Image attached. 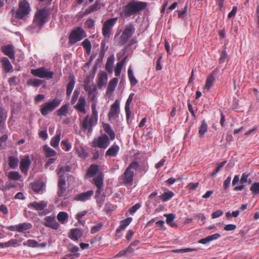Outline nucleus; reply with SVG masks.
I'll return each instance as SVG.
<instances>
[{
    "instance_id": "obj_1",
    "label": "nucleus",
    "mask_w": 259,
    "mask_h": 259,
    "mask_svg": "<svg viewBox=\"0 0 259 259\" xmlns=\"http://www.w3.org/2000/svg\"><path fill=\"white\" fill-rule=\"evenodd\" d=\"M147 5L146 2L132 1L123 7L120 15L122 18H127L145 9Z\"/></svg>"
},
{
    "instance_id": "obj_2",
    "label": "nucleus",
    "mask_w": 259,
    "mask_h": 259,
    "mask_svg": "<svg viewBox=\"0 0 259 259\" xmlns=\"http://www.w3.org/2000/svg\"><path fill=\"white\" fill-rule=\"evenodd\" d=\"M135 31V28L133 24L126 25L120 36H118L119 33L115 35L114 39L116 44L119 46L125 45L132 36Z\"/></svg>"
},
{
    "instance_id": "obj_3",
    "label": "nucleus",
    "mask_w": 259,
    "mask_h": 259,
    "mask_svg": "<svg viewBox=\"0 0 259 259\" xmlns=\"http://www.w3.org/2000/svg\"><path fill=\"white\" fill-rule=\"evenodd\" d=\"M91 108L92 112V116L90 117L89 115H87L81 122V128L83 130L89 128V130H91L92 127L95 126L97 123L98 113L96 108V102L95 101H94Z\"/></svg>"
},
{
    "instance_id": "obj_4",
    "label": "nucleus",
    "mask_w": 259,
    "mask_h": 259,
    "mask_svg": "<svg viewBox=\"0 0 259 259\" xmlns=\"http://www.w3.org/2000/svg\"><path fill=\"white\" fill-rule=\"evenodd\" d=\"M138 166V164L137 162H133L130 164L121 177L124 184L130 185L133 184L135 171Z\"/></svg>"
},
{
    "instance_id": "obj_5",
    "label": "nucleus",
    "mask_w": 259,
    "mask_h": 259,
    "mask_svg": "<svg viewBox=\"0 0 259 259\" xmlns=\"http://www.w3.org/2000/svg\"><path fill=\"white\" fill-rule=\"evenodd\" d=\"M30 6L27 0H21L19 2V8L16 13V18L19 19H25L30 13Z\"/></svg>"
},
{
    "instance_id": "obj_6",
    "label": "nucleus",
    "mask_w": 259,
    "mask_h": 259,
    "mask_svg": "<svg viewBox=\"0 0 259 259\" xmlns=\"http://www.w3.org/2000/svg\"><path fill=\"white\" fill-rule=\"evenodd\" d=\"M49 11L45 9L39 10L35 14L33 19V23L39 28H41L44 24L48 21Z\"/></svg>"
},
{
    "instance_id": "obj_7",
    "label": "nucleus",
    "mask_w": 259,
    "mask_h": 259,
    "mask_svg": "<svg viewBox=\"0 0 259 259\" xmlns=\"http://www.w3.org/2000/svg\"><path fill=\"white\" fill-rule=\"evenodd\" d=\"M87 36L85 32L80 27L74 29L69 36V42L73 45Z\"/></svg>"
},
{
    "instance_id": "obj_8",
    "label": "nucleus",
    "mask_w": 259,
    "mask_h": 259,
    "mask_svg": "<svg viewBox=\"0 0 259 259\" xmlns=\"http://www.w3.org/2000/svg\"><path fill=\"white\" fill-rule=\"evenodd\" d=\"M61 100L58 98H55L52 101L44 104L40 109V112L43 115H46L50 112L53 111L57 107H58Z\"/></svg>"
},
{
    "instance_id": "obj_9",
    "label": "nucleus",
    "mask_w": 259,
    "mask_h": 259,
    "mask_svg": "<svg viewBox=\"0 0 259 259\" xmlns=\"http://www.w3.org/2000/svg\"><path fill=\"white\" fill-rule=\"evenodd\" d=\"M31 73L34 76L40 78L51 79L53 77L54 72L50 71L47 68L41 67L37 69H33L31 70Z\"/></svg>"
},
{
    "instance_id": "obj_10",
    "label": "nucleus",
    "mask_w": 259,
    "mask_h": 259,
    "mask_svg": "<svg viewBox=\"0 0 259 259\" xmlns=\"http://www.w3.org/2000/svg\"><path fill=\"white\" fill-rule=\"evenodd\" d=\"M118 18H112L106 20L103 24L102 33L105 37H109L111 34L112 29L117 21Z\"/></svg>"
},
{
    "instance_id": "obj_11",
    "label": "nucleus",
    "mask_w": 259,
    "mask_h": 259,
    "mask_svg": "<svg viewBox=\"0 0 259 259\" xmlns=\"http://www.w3.org/2000/svg\"><path fill=\"white\" fill-rule=\"evenodd\" d=\"M110 140L107 135L99 136L94 140L93 146L94 147L106 149L110 144Z\"/></svg>"
},
{
    "instance_id": "obj_12",
    "label": "nucleus",
    "mask_w": 259,
    "mask_h": 259,
    "mask_svg": "<svg viewBox=\"0 0 259 259\" xmlns=\"http://www.w3.org/2000/svg\"><path fill=\"white\" fill-rule=\"evenodd\" d=\"M93 183L97 187V196H99L102 191L103 186V176L102 172H99L93 179Z\"/></svg>"
},
{
    "instance_id": "obj_13",
    "label": "nucleus",
    "mask_w": 259,
    "mask_h": 259,
    "mask_svg": "<svg viewBox=\"0 0 259 259\" xmlns=\"http://www.w3.org/2000/svg\"><path fill=\"white\" fill-rule=\"evenodd\" d=\"M119 112V102L116 100L111 105L108 116L110 120L115 119L118 117Z\"/></svg>"
},
{
    "instance_id": "obj_14",
    "label": "nucleus",
    "mask_w": 259,
    "mask_h": 259,
    "mask_svg": "<svg viewBox=\"0 0 259 259\" xmlns=\"http://www.w3.org/2000/svg\"><path fill=\"white\" fill-rule=\"evenodd\" d=\"M44 225L47 227L55 230L58 229L60 226L54 216L46 217L44 219Z\"/></svg>"
},
{
    "instance_id": "obj_15",
    "label": "nucleus",
    "mask_w": 259,
    "mask_h": 259,
    "mask_svg": "<svg viewBox=\"0 0 259 259\" xmlns=\"http://www.w3.org/2000/svg\"><path fill=\"white\" fill-rule=\"evenodd\" d=\"M31 163L29 156H25L21 159L20 168L23 173H27Z\"/></svg>"
},
{
    "instance_id": "obj_16",
    "label": "nucleus",
    "mask_w": 259,
    "mask_h": 259,
    "mask_svg": "<svg viewBox=\"0 0 259 259\" xmlns=\"http://www.w3.org/2000/svg\"><path fill=\"white\" fill-rule=\"evenodd\" d=\"M94 191L92 190H89L85 192L81 193L76 195L74 199L77 201L84 202L90 199L91 196L93 195Z\"/></svg>"
},
{
    "instance_id": "obj_17",
    "label": "nucleus",
    "mask_w": 259,
    "mask_h": 259,
    "mask_svg": "<svg viewBox=\"0 0 259 259\" xmlns=\"http://www.w3.org/2000/svg\"><path fill=\"white\" fill-rule=\"evenodd\" d=\"M2 52L11 59H15V52L14 46L11 45H8L2 47Z\"/></svg>"
},
{
    "instance_id": "obj_18",
    "label": "nucleus",
    "mask_w": 259,
    "mask_h": 259,
    "mask_svg": "<svg viewBox=\"0 0 259 259\" xmlns=\"http://www.w3.org/2000/svg\"><path fill=\"white\" fill-rule=\"evenodd\" d=\"M86 104L87 103L85 98L84 97L80 96L77 103L75 106V108L78 112L85 114L86 113L85 109Z\"/></svg>"
},
{
    "instance_id": "obj_19",
    "label": "nucleus",
    "mask_w": 259,
    "mask_h": 259,
    "mask_svg": "<svg viewBox=\"0 0 259 259\" xmlns=\"http://www.w3.org/2000/svg\"><path fill=\"white\" fill-rule=\"evenodd\" d=\"M48 203L45 201L33 202L29 204V207H32L36 210H42L47 207Z\"/></svg>"
},
{
    "instance_id": "obj_20",
    "label": "nucleus",
    "mask_w": 259,
    "mask_h": 259,
    "mask_svg": "<svg viewBox=\"0 0 259 259\" xmlns=\"http://www.w3.org/2000/svg\"><path fill=\"white\" fill-rule=\"evenodd\" d=\"M215 81V77L213 75H209L206 78V83L203 87L204 92H208L213 86Z\"/></svg>"
},
{
    "instance_id": "obj_21",
    "label": "nucleus",
    "mask_w": 259,
    "mask_h": 259,
    "mask_svg": "<svg viewBox=\"0 0 259 259\" xmlns=\"http://www.w3.org/2000/svg\"><path fill=\"white\" fill-rule=\"evenodd\" d=\"M221 237V235L219 233H215L206 237L201 239L198 241V243L200 244H205L213 240H217Z\"/></svg>"
},
{
    "instance_id": "obj_22",
    "label": "nucleus",
    "mask_w": 259,
    "mask_h": 259,
    "mask_svg": "<svg viewBox=\"0 0 259 259\" xmlns=\"http://www.w3.org/2000/svg\"><path fill=\"white\" fill-rule=\"evenodd\" d=\"M119 150V147L117 145L113 144L106 152V156L115 157L117 156Z\"/></svg>"
},
{
    "instance_id": "obj_23",
    "label": "nucleus",
    "mask_w": 259,
    "mask_h": 259,
    "mask_svg": "<svg viewBox=\"0 0 259 259\" xmlns=\"http://www.w3.org/2000/svg\"><path fill=\"white\" fill-rule=\"evenodd\" d=\"M2 63L6 72H12L13 71V66L7 58L4 57L2 59Z\"/></svg>"
},
{
    "instance_id": "obj_24",
    "label": "nucleus",
    "mask_w": 259,
    "mask_h": 259,
    "mask_svg": "<svg viewBox=\"0 0 259 259\" xmlns=\"http://www.w3.org/2000/svg\"><path fill=\"white\" fill-rule=\"evenodd\" d=\"M61 130H57L56 131V134L55 136L53 137L51 140L50 144L54 148H57L58 147L59 142L61 140Z\"/></svg>"
},
{
    "instance_id": "obj_25",
    "label": "nucleus",
    "mask_w": 259,
    "mask_h": 259,
    "mask_svg": "<svg viewBox=\"0 0 259 259\" xmlns=\"http://www.w3.org/2000/svg\"><path fill=\"white\" fill-rule=\"evenodd\" d=\"M99 172H100L99 171L98 166L96 164H91L88 168L86 176L87 177H92L96 175H98Z\"/></svg>"
},
{
    "instance_id": "obj_26",
    "label": "nucleus",
    "mask_w": 259,
    "mask_h": 259,
    "mask_svg": "<svg viewBox=\"0 0 259 259\" xmlns=\"http://www.w3.org/2000/svg\"><path fill=\"white\" fill-rule=\"evenodd\" d=\"M134 96V93H131L130 96H128V98L127 100H126L125 105V111L126 113V118L128 119L130 118L131 116V111L130 109V105L133 99V97Z\"/></svg>"
},
{
    "instance_id": "obj_27",
    "label": "nucleus",
    "mask_w": 259,
    "mask_h": 259,
    "mask_svg": "<svg viewBox=\"0 0 259 259\" xmlns=\"http://www.w3.org/2000/svg\"><path fill=\"white\" fill-rule=\"evenodd\" d=\"M82 235V231L78 229H74L71 230L70 238L75 241L78 240Z\"/></svg>"
},
{
    "instance_id": "obj_28",
    "label": "nucleus",
    "mask_w": 259,
    "mask_h": 259,
    "mask_svg": "<svg viewBox=\"0 0 259 259\" xmlns=\"http://www.w3.org/2000/svg\"><path fill=\"white\" fill-rule=\"evenodd\" d=\"M118 81V80L117 78H113L109 81L108 88L107 89V94H111L115 90Z\"/></svg>"
},
{
    "instance_id": "obj_29",
    "label": "nucleus",
    "mask_w": 259,
    "mask_h": 259,
    "mask_svg": "<svg viewBox=\"0 0 259 259\" xmlns=\"http://www.w3.org/2000/svg\"><path fill=\"white\" fill-rule=\"evenodd\" d=\"M132 221V218H127L124 220H122L120 223V226L117 229L116 232H120V231L125 229V228L129 225Z\"/></svg>"
},
{
    "instance_id": "obj_30",
    "label": "nucleus",
    "mask_w": 259,
    "mask_h": 259,
    "mask_svg": "<svg viewBox=\"0 0 259 259\" xmlns=\"http://www.w3.org/2000/svg\"><path fill=\"white\" fill-rule=\"evenodd\" d=\"M104 131L108 134L111 140H113L115 138L114 132L111 129V126L108 124H104L103 125Z\"/></svg>"
},
{
    "instance_id": "obj_31",
    "label": "nucleus",
    "mask_w": 259,
    "mask_h": 259,
    "mask_svg": "<svg viewBox=\"0 0 259 259\" xmlns=\"http://www.w3.org/2000/svg\"><path fill=\"white\" fill-rule=\"evenodd\" d=\"M164 216L166 218V222L171 227H176L177 224L174 222L176 215L174 213L164 214Z\"/></svg>"
},
{
    "instance_id": "obj_32",
    "label": "nucleus",
    "mask_w": 259,
    "mask_h": 259,
    "mask_svg": "<svg viewBox=\"0 0 259 259\" xmlns=\"http://www.w3.org/2000/svg\"><path fill=\"white\" fill-rule=\"evenodd\" d=\"M57 218L59 222L63 224L68 221L69 215L66 212L60 211L58 213Z\"/></svg>"
},
{
    "instance_id": "obj_33",
    "label": "nucleus",
    "mask_w": 259,
    "mask_h": 259,
    "mask_svg": "<svg viewBox=\"0 0 259 259\" xmlns=\"http://www.w3.org/2000/svg\"><path fill=\"white\" fill-rule=\"evenodd\" d=\"M45 154L47 157H55L57 155V152L48 146H45L44 147Z\"/></svg>"
},
{
    "instance_id": "obj_34",
    "label": "nucleus",
    "mask_w": 259,
    "mask_h": 259,
    "mask_svg": "<svg viewBox=\"0 0 259 259\" xmlns=\"http://www.w3.org/2000/svg\"><path fill=\"white\" fill-rule=\"evenodd\" d=\"M114 62V55H111L108 58L106 64V69L110 73L112 72V67Z\"/></svg>"
},
{
    "instance_id": "obj_35",
    "label": "nucleus",
    "mask_w": 259,
    "mask_h": 259,
    "mask_svg": "<svg viewBox=\"0 0 259 259\" xmlns=\"http://www.w3.org/2000/svg\"><path fill=\"white\" fill-rule=\"evenodd\" d=\"M43 185V182L41 181L35 182L32 185V189L35 192H39L42 191Z\"/></svg>"
},
{
    "instance_id": "obj_36",
    "label": "nucleus",
    "mask_w": 259,
    "mask_h": 259,
    "mask_svg": "<svg viewBox=\"0 0 259 259\" xmlns=\"http://www.w3.org/2000/svg\"><path fill=\"white\" fill-rule=\"evenodd\" d=\"M101 8L100 3L96 2L95 4L87 9L84 11V14L87 15L99 10Z\"/></svg>"
},
{
    "instance_id": "obj_37",
    "label": "nucleus",
    "mask_w": 259,
    "mask_h": 259,
    "mask_svg": "<svg viewBox=\"0 0 259 259\" xmlns=\"http://www.w3.org/2000/svg\"><path fill=\"white\" fill-rule=\"evenodd\" d=\"M108 80L107 75L106 73L102 72L99 75L98 85L102 87L107 83Z\"/></svg>"
},
{
    "instance_id": "obj_38",
    "label": "nucleus",
    "mask_w": 259,
    "mask_h": 259,
    "mask_svg": "<svg viewBox=\"0 0 259 259\" xmlns=\"http://www.w3.org/2000/svg\"><path fill=\"white\" fill-rule=\"evenodd\" d=\"M18 232H24L25 231L30 229L32 225L29 223H23L18 224Z\"/></svg>"
},
{
    "instance_id": "obj_39",
    "label": "nucleus",
    "mask_w": 259,
    "mask_h": 259,
    "mask_svg": "<svg viewBox=\"0 0 259 259\" xmlns=\"http://www.w3.org/2000/svg\"><path fill=\"white\" fill-rule=\"evenodd\" d=\"M127 73H128V77L129 80L131 82V84L132 85H135L137 83L138 81L136 79V78L134 76V72H133V70L132 69V68L131 66L129 67V68L128 69Z\"/></svg>"
},
{
    "instance_id": "obj_40",
    "label": "nucleus",
    "mask_w": 259,
    "mask_h": 259,
    "mask_svg": "<svg viewBox=\"0 0 259 259\" xmlns=\"http://www.w3.org/2000/svg\"><path fill=\"white\" fill-rule=\"evenodd\" d=\"M75 81L73 78L70 79L67 85L66 95L70 97L74 89Z\"/></svg>"
},
{
    "instance_id": "obj_41",
    "label": "nucleus",
    "mask_w": 259,
    "mask_h": 259,
    "mask_svg": "<svg viewBox=\"0 0 259 259\" xmlns=\"http://www.w3.org/2000/svg\"><path fill=\"white\" fill-rule=\"evenodd\" d=\"M9 166L12 168H16L18 165L19 159L17 157L15 156H10L9 157Z\"/></svg>"
},
{
    "instance_id": "obj_42",
    "label": "nucleus",
    "mask_w": 259,
    "mask_h": 259,
    "mask_svg": "<svg viewBox=\"0 0 259 259\" xmlns=\"http://www.w3.org/2000/svg\"><path fill=\"white\" fill-rule=\"evenodd\" d=\"M174 195V193L170 191H167L162 194L160 197L164 201H167L170 200Z\"/></svg>"
},
{
    "instance_id": "obj_43",
    "label": "nucleus",
    "mask_w": 259,
    "mask_h": 259,
    "mask_svg": "<svg viewBox=\"0 0 259 259\" xmlns=\"http://www.w3.org/2000/svg\"><path fill=\"white\" fill-rule=\"evenodd\" d=\"M42 83V81L41 80L33 78V79H29L27 81V84L29 85H31L34 87H38L40 86Z\"/></svg>"
},
{
    "instance_id": "obj_44",
    "label": "nucleus",
    "mask_w": 259,
    "mask_h": 259,
    "mask_svg": "<svg viewBox=\"0 0 259 259\" xmlns=\"http://www.w3.org/2000/svg\"><path fill=\"white\" fill-rule=\"evenodd\" d=\"M124 59H122L121 61L116 64V66L114 70L115 75L116 76H118L120 75L121 69L124 63Z\"/></svg>"
},
{
    "instance_id": "obj_45",
    "label": "nucleus",
    "mask_w": 259,
    "mask_h": 259,
    "mask_svg": "<svg viewBox=\"0 0 259 259\" xmlns=\"http://www.w3.org/2000/svg\"><path fill=\"white\" fill-rule=\"evenodd\" d=\"M69 106L68 105H64L61 106V107L57 111V114L59 116H66L68 110Z\"/></svg>"
},
{
    "instance_id": "obj_46",
    "label": "nucleus",
    "mask_w": 259,
    "mask_h": 259,
    "mask_svg": "<svg viewBox=\"0 0 259 259\" xmlns=\"http://www.w3.org/2000/svg\"><path fill=\"white\" fill-rule=\"evenodd\" d=\"M82 47L86 50L88 54H90L92 49V45L88 39H85L82 42Z\"/></svg>"
},
{
    "instance_id": "obj_47",
    "label": "nucleus",
    "mask_w": 259,
    "mask_h": 259,
    "mask_svg": "<svg viewBox=\"0 0 259 259\" xmlns=\"http://www.w3.org/2000/svg\"><path fill=\"white\" fill-rule=\"evenodd\" d=\"M8 177L10 180L17 181L20 179L21 177L17 171H11L8 174Z\"/></svg>"
},
{
    "instance_id": "obj_48",
    "label": "nucleus",
    "mask_w": 259,
    "mask_h": 259,
    "mask_svg": "<svg viewBox=\"0 0 259 259\" xmlns=\"http://www.w3.org/2000/svg\"><path fill=\"white\" fill-rule=\"evenodd\" d=\"M207 124L204 120L202 121L199 129V134L202 136L207 131Z\"/></svg>"
},
{
    "instance_id": "obj_49",
    "label": "nucleus",
    "mask_w": 259,
    "mask_h": 259,
    "mask_svg": "<svg viewBox=\"0 0 259 259\" xmlns=\"http://www.w3.org/2000/svg\"><path fill=\"white\" fill-rule=\"evenodd\" d=\"M41 28H39L37 25L33 23V24L26 28L27 31L30 33H33L35 32H38Z\"/></svg>"
},
{
    "instance_id": "obj_50",
    "label": "nucleus",
    "mask_w": 259,
    "mask_h": 259,
    "mask_svg": "<svg viewBox=\"0 0 259 259\" xmlns=\"http://www.w3.org/2000/svg\"><path fill=\"white\" fill-rule=\"evenodd\" d=\"M76 152L80 157L85 158L87 156L88 154L82 147H77L76 148Z\"/></svg>"
},
{
    "instance_id": "obj_51",
    "label": "nucleus",
    "mask_w": 259,
    "mask_h": 259,
    "mask_svg": "<svg viewBox=\"0 0 259 259\" xmlns=\"http://www.w3.org/2000/svg\"><path fill=\"white\" fill-rule=\"evenodd\" d=\"M24 245H27L30 247H39V243L35 240L32 239L28 240L26 242L24 243Z\"/></svg>"
},
{
    "instance_id": "obj_52",
    "label": "nucleus",
    "mask_w": 259,
    "mask_h": 259,
    "mask_svg": "<svg viewBox=\"0 0 259 259\" xmlns=\"http://www.w3.org/2000/svg\"><path fill=\"white\" fill-rule=\"evenodd\" d=\"M87 213V211L84 210L78 212L76 217V219L78 220V222L81 224H83L84 222L81 220L82 218Z\"/></svg>"
},
{
    "instance_id": "obj_53",
    "label": "nucleus",
    "mask_w": 259,
    "mask_h": 259,
    "mask_svg": "<svg viewBox=\"0 0 259 259\" xmlns=\"http://www.w3.org/2000/svg\"><path fill=\"white\" fill-rule=\"evenodd\" d=\"M69 168L68 166H62L59 165L58 169V176H64V174L66 171H69Z\"/></svg>"
},
{
    "instance_id": "obj_54",
    "label": "nucleus",
    "mask_w": 259,
    "mask_h": 259,
    "mask_svg": "<svg viewBox=\"0 0 259 259\" xmlns=\"http://www.w3.org/2000/svg\"><path fill=\"white\" fill-rule=\"evenodd\" d=\"M250 190L254 194L259 193V182L253 183L250 188Z\"/></svg>"
},
{
    "instance_id": "obj_55",
    "label": "nucleus",
    "mask_w": 259,
    "mask_h": 259,
    "mask_svg": "<svg viewBox=\"0 0 259 259\" xmlns=\"http://www.w3.org/2000/svg\"><path fill=\"white\" fill-rule=\"evenodd\" d=\"M80 94V91L78 90H75L73 94L72 98L71 99V104H74L76 103Z\"/></svg>"
},
{
    "instance_id": "obj_56",
    "label": "nucleus",
    "mask_w": 259,
    "mask_h": 259,
    "mask_svg": "<svg viewBox=\"0 0 259 259\" xmlns=\"http://www.w3.org/2000/svg\"><path fill=\"white\" fill-rule=\"evenodd\" d=\"M196 251V249L195 248H186L184 249H176L174 250L173 251L175 252H178V253H185V252H192Z\"/></svg>"
},
{
    "instance_id": "obj_57",
    "label": "nucleus",
    "mask_w": 259,
    "mask_h": 259,
    "mask_svg": "<svg viewBox=\"0 0 259 259\" xmlns=\"http://www.w3.org/2000/svg\"><path fill=\"white\" fill-rule=\"evenodd\" d=\"M226 163V161H223L220 163L215 170L211 173V176H214L220 170V169L224 166Z\"/></svg>"
},
{
    "instance_id": "obj_58",
    "label": "nucleus",
    "mask_w": 259,
    "mask_h": 259,
    "mask_svg": "<svg viewBox=\"0 0 259 259\" xmlns=\"http://www.w3.org/2000/svg\"><path fill=\"white\" fill-rule=\"evenodd\" d=\"M228 54L226 51H223L221 54L220 61L224 63L227 61Z\"/></svg>"
},
{
    "instance_id": "obj_59",
    "label": "nucleus",
    "mask_w": 259,
    "mask_h": 259,
    "mask_svg": "<svg viewBox=\"0 0 259 259\" xmlns=\"http://www.w3.org/2000/svg\"><path fill=\"white\" fill-rule=\"evenodd\" d=\"M84 88L86 91L88 92L89 96H92V94H94L96 90V88L95 85L93 88L85 85Z\"/></svg>"
},
{
    "instance_id": "obj_60",
    "label": "nucleus",
    "mask_w": 259,
    "mask_h": 259,
    "mask_svg": "<svg viewBox=\"0 0 259 259\" xmlns=\"http://www.w3.org/2000/svg\"><path fill=\"white\" fill-rule=\"evenodd\" d=\"M18 241L16 239H11L9 241L6 242V245H7V247L10 246H15V245L18 244Z\"/></svg>"
},
{
    "instance_id": "obj_61",
    "label": "nucleus",
    "mask_w": 259,
    "mask_h": 259,
    "mask_svg": "<svg viewBox=\"0 0 259 259\" xmlns=\"http://www.w3.org/2000/svg\"><path fill=\"white\" fill-rule=\"evenodd\" d=\"M178 12L179 14L178 16L179 18L184 17L185 16H186V14L187 12V6H185V7H184V8L183 10H182V11L178 10Z\"/></svg>"
},
{
    "instance_id": "obj_62",
    "label": "nucleus",
    "mask_w": 259,
    "mask_h": 259,
    "mask_svg": "<svg viewBox=\"0 0 259 259\" xmlns=\"http://www.w3.org/2000/svg\"><path fill=\"white\" fill-rule=\"evenodd\" d=\"M59 177L58 187H65L66 182L64 176H59Z\"/></svg>"
},
{
    "instance_id": "obj_63",
    "label": "nucleus",
    "mask_w": 259,
    "mask_h": 259,
    "mask_svg": "<svg viewBox=\"0 0 259 259\" xmlns=\"http://www.w3.org/2000/svg\"><path fill=\"white\" fill-rule=\"evenodd\" d=\"M102 225L101 224H99L97 225L93 226L91 230V232L92 234H94L100 231L101 229Z\"/></svg>"
},
{
    "instance_id": "obj_64",
    "label": "nucleus",
    "mask_w": 259,
    "mask_h": 259,
    "mask_svg": "<svg viewBox=\"0 0 259 259\" xmlns=\"http://www.w3.org/2000/svg\"><path fill=\"white\" fill-rule=\"evenodd\" d=\"M141 205L140 203H137L135 205H134L133 206H132L130 209H129V212L133 214L135 213L138 209H139L141 207Z\"/></svg>"
}]
</instances>
